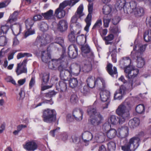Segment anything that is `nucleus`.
Segmentation results:
<instances>
[{
	"label": "nucleus",
	"instance_id": "obj_1",
	"mask_svg": "<svg viewBox=\"0 0 151 151\" xmlns=\"http://www.w3.org/2000/svg\"><path fill=\"white\" fill-rule=\"evenodd\" d=\"M131 60L129 57H124L119 61L120 67L124 69L126 76L128 79L126 85L130 89L140 84V81L136 78L139 70L131 65Z\"/></svg>",
	"mask_w": 151,
	"mask_h": 151
},
{
	"label": "nucleus",
	"instance_id": "obj_2",
	"mask_svg": "<svg viewBox=\"0 0 151 151\" xmlns=\"http://www.w3.org/2000/svg\"><path fill=\"white\" fill-rule=\"evenodd\" d=\"M57 44H59L62 47V54L60 57L57 59V65H59L58 69L60 71V78L61 80H63L59 82V86L57 88V90L62 92L65 91L67 89V84L65 82V79L64 77L67 76V73L69 74V73L68 72H66L65 74L64 73H63V75H62L61 77L60 76L61 72L63 70L65 71L66 69L64 70L63 68L64 65H67L68 63L66 55V48L64 46V40L63 37H60L57 38Z\"/></svg>",
	"mask_w": 151,
	"mask_h": 151
},
{
	"label": "nucleus",
	"instance_id": "obj_3",
	"mask_svg": "<svg viewBox=\"0 0 151 151\" xmlns=\"http://www.w3.org/2000/svg\"><path fill=\"white\" fill-rule=\"evenodd\" d=\"M131 106L130 102L127 100L120 105L116 111V114L119 116V124H122L126 120L130 118L129 109Z\"/></svg>",
	"mask_w": 151,
	"mask_h": 151
},
{
	"label": "nucleus",
	"instance_id": "obj_4",
	"mask_svg": "<svg viewBox=\"0 0 151 151\" xmlns=\"http://www.w3.org/2000/svg\"><path fill=\"white\" fill-rule=\"evenodd\" d=\"M98 104L96 101L92 106H90L87 107V113L89 116L91 123L93 126L98 125L101 122L103 117L99 113H97L96 106Z\"/></svg>",
	"mask_w": 151,
	"mask_h": 151
},
{
	"label": "nucleus",
	"instance_id": "obj_5",
	"mask_svg": "<svg viewBox=\"0 0 151 151\" xmlns=\"http://www.w3.org/2000/svg\"><path fill=\"white\" fill-rule=\"evenodd\" d=\"M137 3L136 1H132L129 2H126L125 0H119L116 4V6L119 10L123 9L126 14L132 13L137 8Z\"/></svg>",
	"mask_w": 151,
	"mask_h": 151
},
{
	"label": "nucleus",
	"instance_id": "obj_6",
	"mask_svg": "<svg viewBox=\"0 0 151 151\" xmlns=\"http://www.w3.org/2000/svg\"><path fill=\"white\" fill-rule=\"evenodd\" d=\"M86 82L88 86L91 88H93L95 87L100 88L101 83L103 88L106 87L105 80L101 77H98L96 78L94 75H90L87 77Z\"/></svg>",
	"mask_w": 151,
	"mask_h": 151
},
{
	"label": "nucleus",
	"instance_id": "obj_7",
	"mask_svg": "<svg viewBox=\"0 0 151 151\" xmlns=\"http://www.w3.org/2000/svg\"><path fill=\"white\" fill-rule=\"evenodd\" d=\"M92 65L91 62H89L87 64H84V65H80L79 68L78 69V71L73 72L72 69L70 66L69 69H66L65 70H63L61 72L60 76L61 77L62 75H63V73L68 72L70 76L72 77L73 76H77L80 73V71H82L84 73H88L91 71L92 69Z\"/></svg>",
	"mask_w": 151,
	"mask_h": 151
},
{
	"label": "nucleus",
	"instance_id": "obj_8",
	"mask_svg": "<svg viewBox=\"0 0 151 151\" xmlns=\"http://www.w3.org/2000/svg\"><path fill=\"white\" fill-rule=\"evenodd\" d=\"M79 1V0H67L61 3L57 8V18H62L65 16V12L64 9L66 6L68 5L70 7L73 6Z\"/></svg>",
	"mask_w": 151,
	"mask_h": 151
},
{
	"label": "nucleus",
	"instance_id": "obj_9",
	"mask_svg": "<svg viewBox=\"0 0 151 151\" xmlns=\"http://www.w3.org/2000/svg\"><path fill=\"white\" fill-rule=\"evenodd\" d=\"M42 117L45 122L52 123L54 122L56 119V111L54 109H46L43 111Z\"/></svg>",
	"mask_w": 151,
	"mask_h": 151
},
{
	"label": "nucleus",
	"instance_id": "obj_10",
	"mask_svg": "<svg viewBox=\"0 0 151 151\" xmlns=\"http://www.w3.org/2000/svg\"><path fill=\"white\" fill-rule=\"evenodd\" d=\"M52 40V36L47 34H43L42 36H38L36 39L35 44L40 46L45 45L50 43Z\"/></svg>",
	"mask_w": 151,
	"mask_h": 151
},
{
	"label": "nucleus",
	"instance_id": "obj_11",
	"mask_svg": "<svg viewBox=\"0 0 151 151\" xmlns=\"http://www.w3.org/2000/svg\"><path fill=\"white\" fill-rule=\"evenodd\" d=\"M81 50L82 55L83 57L88 59V60L90 61H93L94 56L88 45L82 46Z\"/></svg>",
	"mask_w": 151,
	"mask_h": 151
},
{
	"label": "nucleus",
	"instance_id": "obj_12",
	"mask_svg": "<svg viewBox=\"0 0 151 151\" xmlns=\"http://www.w3.org/2000/svg\"><path fill=\"white\" fill-rule=\"evenodd\" d=\"M93 4L92 2H90L88 6V14L85 21L86 23V25L84 28V30L87 32L89 31V28L91 24L92 14L93 12Z\"/></svg>",
	"mask_w": 151,
	"mask_h": 151
},
{
	"label": "nucleus",
	"instance_id": "obj_13",
	"mask_svg": "<svg viewBox=\"0 0 151 151\" xmlns=\"http://www.w3.org/2000/svg\"><path fill=\"white\" fill-rule=\"evenodd\" d=\"M140 141V139L138 137H133L130 139L129 142L127 144L122 146L121 149L123 151H129L132 148V146H134V145H137Z\"/></svg>",
	"mask_w": 151,
	"mask_h": 151
},
{
	"label": "nucleus",
	"instance_id": "obj_14",
	"mask_svg": "<svg viewBox=\"0 0 151 151\" xmlns=\"http://www.w3.org/2000/svg\"><path fill=\"white\" fill-rule=\"evenodd\" d=\"M131 55L132 58L136 59L137 66L138 68L142 67L145 64V59L142 58L141 54L139 52H135L134 54L131 53Z\"/></svg>",
	"mask_w": 151,
	"mask_h": 151
},
{
	"label": "nucleus",
	"instance_id": "obj_15",
	"mask_svg": "<svg viewBox=\"0 0 151 151\" xmlns=\"http://www.w3.org/2000/svg\"><path fill=\"white\" fill-rule=\"evenodd\" d=\"M99 88L101 90V91L100 92V96L101 101L102 102H104L108 101L107 102L106 104V106L103 107L104 109L107 108L109 103V100L110 97V92L108 90H104V89L105 88H103V87L102 88H101L100 87Z\"/></svg>",
	"mask_w": 151,
	"mask_h": 151
},
{
	"label": "nucleus",
	"instance_id": "obj_16",
	"mask_svg": "<svg viewBox=\"0 0 151 151\" xmlns=\"http://www.w3.org/2000/svg\"><path fill=\"white\" fill-rule=\"evenodd\" d=\"M26 27L27 30L26 31L24 34V37L27 38L29 36L33 35L35 33L34 29L31 30V29L34 23L33 19L29 18L26 20L25 22Z\"/></svg>",
	"mask_w": 151,
	"mask_h": 151
},
{
	"label": "nucleus",
	"instance_id": "obj_17",
	"mask_svg": "<svg viewBox=\"0 0 151 151\" xmlns=\"http://www.w3.org/2000/svg\"><path fill=\"white\" fill-rule=\"evenodd\" d=\"M76 27L77 29L75 31L71 30L68 35V39L71 42H74L76 40H77V38H76L75 35L79 34L81 32V26L80 23L77 24Z\"/></svg>",
	"mask_w": 151,
	"mask_h": 151
},
{
	"label": "nucleus",
	"instance_id": "obj_18",
	"mask_svg": "<svg viewBox=\"0 0 151 151\" xmlns=\"http://www.w3.org/2000/svg\"><path fill=\"white\" fill-rule=\"evenodd\" d=\"M27 60L25 59L22 63L17 64V68L16 70V72L17 75L22 73H27V70L26 67V63Z\"/></svg>",
	"mask_w": 151,
	"mask_h": 151
},
{
	"label": "nucleus",
	"instance_id": "obj_19",
	"mask_svg": "<svg viewBox=\"0 0 151 151\" xmlns=\"http://www.w3.org/2000/svg\"><path fill=\"white\" fill-rule=\"evenodd\" d=\"M117 137L120 138H124L127 137L129 134V129L126 126H121L118 129Z\"/></svg>",
	"mask_w": 151,
	"mask_h": 151
},
{
	"label": "nucleus",
	"instance_id": "obj_20",
	"mask_svg": "<svg viewBox=\"0 0 151 151\" xmlns=\"http://www.w3.org/2000/svg\"><path fill=\"white\" fill-rule=\"evenodd\" d=\"M68 55L69 58L74 59L76 58L78 55V49L77 46L75 44L70 45L68 48Z\"/></svg>",
	"mask_w": 151,
	"mask_h": 151
},
{
	"label": "nucleus",
	"instance_id": "obj_21",
	"mask_svg": "<svg viewBox=\"0 0 151 151\" xmlns=\"http://www.w3.org/2000/svg\"><path fill=\"white\" fill-rule=\"evenodd\" d=\"M83 4H81L77 9L76 12L75 13V15L71 18L70 22L71 23H75L76 22L78 19L83 15Z\"/></svg>",
	"mask_w": 151,
	"mask_h": 151
},
{
	"label": "nucleus",
	"instance_id": "obj_22",
	"mask_svg": "<svg viewBox=\"0 0 151 151\" xmlns=\"http://www.w3.org/2000/svg\"><path fill=\"white\" fill-rule=\"evenodd\" d=\"M147 45L146 44L142 45L139 43L138 42V40L136 39L134 42L133 50L136 51V52H139L141 53L142 55L143 52L145 51Z\"/></svg>",
	"mask_w": 151,
	"mask_h": 151
},
{
	"label": "nucleus",
	"instance_id": "obj_23",
	"mask_svg": "<svg viewBox=\"0 0 151 151\" xmlns=\"http://www.w3.org/2000/svg\"><path fill=\"white\" fill-rule=\"evenodd\" d=\"M82 139L83 142L86 143L85 145H88L89 142L93 138L92 134L89 132L85 131L81 134Z\"/></svg>",
	"mask_w": 151,
	"mask_h": 151
},
{
	"label": "nucleus",
	"instance_id": "obj_24",
	"mask_svg": "<svg viewBox=\"0 0 151 151\" xmlns=\"http://www.w3.org/2000/svg\"><path fill=\"white\" fill-rule=\"evenodd\" d=\"M68 28V23L65 20L62 19L57 24V31L63 32L66 31Z\"/></svg>",
	"mask_w": 151,
	"mask_h": 151
},
{
	"label": "nucleus",
	"instance_id": "obj_25",
	"mask_svg": "<svg viewBox=\"0 0 151 151\" xmlns=\"http://www.w3.org/2000/svg\"><path fill=\"white\" fill-rule=\"evenodd\" d=\"M56 14H57V9L55 10L54 15L53 14V11L50 9L45 13H42V15L46 19L55 20V16Z\"/></svg>",
	"mask_w": 151,
	"mask_h": 151
},
{
	"label": "nucleus",
	"instance_id": "obj_26",
	"mask_svg": "<svg viewBox=\"0 0 151 151\" xmlns=\"http://www.w3.org/2000/svg\"><path fill=\"white\" fill-rule=\"evenodd\" d=\"M109 51L112 57V60L114 63L116 62V47L115 45H111L109 47Z\"/></svg>",
	"mask_w": 151,
	"mask_h": 151
},
{
	"label": "nucleus",
	"instance_id": "obj_27",
	"mask_svg": "<svg viewBox=\"0 0 151 151\" xmlns=\"http://www.w3.org/2000/svg\"><path fill=\"white\" fill-rule=\"evenodd\" d=\"M24 148L28 151H34L37 148V145L35 142L30 141L26 143Z\"/></svg>",
	"mask_w": 151,
	"mask_h": 151
},
{
	"label": "nucleus",
	"instance_id": "obj_28",
	"mask_svg": "<svg viewBox=\"0 0 151 151\" xmlns=\"http://www.w3.org/2000/svg\"><path fill=\"white\" fill-rule=\"evenodd\" d=\"M73 114L76 120L79 121L83 119V112L81 109L78 110V109H75L73 111Z\"/></svg>",
	"mask_w": 151,
	"mask_h": 151
},
{
	"label": "nucleus",
	"instance_id": "obj_29",
	"mask_svg": "<svg viewBox=\"0 0 151 151\" xmlns=\"http://www.w3.org/2000/svg\"><path fill=\"white\" fill-rule=\"evenodd\" d=\"M41 57L43 62L47 63L51 58V55L48 50H43L41 52Z\"/></svg>",
	"mask_w": 151,
	"mask_h": 151
},
{
	"label": "nucleus",
	"instance_id": "obj_30",
	"mask_svg": "<svg viewBox=\"0 0 151 151\" xmlns=\"http://www.w3.org/2000/svg\"><path fill=\"white\" fill-rule=\"evenodd\" d=\"M11 29L14 35L16 36L19 35L22 31V26L19 24H14Z\"/></svg>",
	"mask_w": 151,
	"mask_h": 151
},
{
	"label": "nucleus",
	"instance_id": "obj_31",
	"mask_svg": "<svg viewBox=\"0 0 151 151\" xmlns=\"http://www.w3.org/2000/svg\"><path fill=\"white\" fill-rule=\"evenodd\" d=\"M140 120L138 118L134 117L130 119L128 123L129 126L131 128L134 129L139 125Z\"/></svg>",
	"mask_w": 151,
	"mask_h": 151
},
{
	"label": "nucleus",
	"instance_id": "obj_32",
	"mask_svg": "<svg viewBox=\"0 0 151 151\" xmlns=\"http://www.w3.org/2000/svg\"><path fill=\"white\" fill-rule=\"evenodd\" d=\"M105 136L103 133L101 132L97 133L95 136L93 140L94 142L99 143L103 142L105 140Z\"/></svg>",
	"mask_w": 151,
	"mask_h": 151
},
{
	"label": "nucleus",
	"instance_id": "obj_33",
	"mask_svg": "<svg viewBox=\"0 0 151 151\" xmlns=\"http://www.w3.org/2000/svg\"><path fill=\"white\" fill-rule=\"evenodd\" d=\"M112 65L111 64L109 63L107 66V70L108 73L112 77H114V75H117V72L116 67H113V69H112Z\"/></svg>",
	"mask_w": 151,
	"mask_h": 151
},
{
	"label": "nucleus",
	"instance_id": "obj_34",
	"mask_svg": "<svg viewBox=\"0 0 151 151\" xmlns=\"http://www.w3.org/2000/svg\"><path fill=\"white\" fill-rule=\"evenodd\" d=\"M40 78L42 80V83L45 84L49 80L50 74L48 73H41L40 74Z\"/></svg>",
	"mask_w": 151,
	"mask_h": 151
},
{
	"label": "nucleus",
	"instance_id": "obj_35",
	"mask_svg": "<svg viewBox=\"0 0 151 151\" xmlns=\"http://www.w3.org/2000/svg\"><path fill=\"white\" fill-rule=\"evenodd\" d=\"M106 132L107 137L110 139L114 138L117 136V131L114 129H110Z\"/></svg>",
	"mask_w": 151,
	"mask_h": 151
},
{
	"label": "nucleus",
	"instance_id": "obj_36",
	"mask_svg": "<svg viewBox=\"0 0 151 151\" xmlns=\"http://www.w3.org/2000/svg\"><path fill=\"white\" fill-rule=\"evenodd\" d=\"M19 12L18 11H15L11 15L7 21V24H11L12 23L16 21L17 19V17L18 15Z\"/></svg>",
	"mask_w": 151,
	"mask_h": 151
},
{
	"label": "nucleus",
	"instance_id": "obj_37",
	"mask_svg": "<svg viewBox=\"0 0 151 151\" xmlns=\"http://www.w3.org/2000/svg\"><path fill=\"white\" fill-rule=\"evenodd\" d=\"M133 13L136 16L140 17L144 15V11L143 8L140 6H138L133 12Z\"/></svg>",
	"mask_w": 151,
	"mask_h": 151
},
{
	"label": "nucleus",
	"instance_id": "obj_38",
	"mask_svg": "<svg viewBox=\"0 0 151 151\" xmlns=\"http://www.w3.org/2000/svg\"><path fill=\"white\" fill-rule=\"evenodd\" d=\"M70 86L72 88L76 87L78 85V81L77 78L73 77L70 78L69 81Z\"/></svg>",
	"mask_w": 151,
	"mask_h": 151
},
{
	"label": "nucleus",
	"instance_id": "obj_39",
	"mask_svg": "<svg viewBox=\"0 0 151 151\" xmlns=\"http://www.w3.org/2000/svg\"><path fill=\"white\" fill-rule=\"evenodd\" d=\"M144 39L146 42H149L151 41V30H146L144 34Z\"/></svg>",
	"mask_w": 151,
	"mask_h": 151
},
{
	"label": "nucleus",
	"instance_id": "obj_40",
	"mask_svg": "<svg viewBox=\"0 0 151 151\" xmlns=\"http://www.w3.org/2000/svg\"><path fill=\"white\" fill-rule=\"evenodd\" d=\"M119 117L116 118V116L112 115L110 116L108 119L109 122L113 125H115L117 123H119Z\"/></svg>",
	"mask_w": 151,
	"mask_h": 151
},
{
	"label": "nucleus",
	"instance_id": "obj_41",
	"mask_svg": "<svg viewBox=\"0 0 151 151\" xmlns=\"http://www.w3.org/2000/svg\"><path fill=\"white\" fill-rule=\"evenodd\" d=\"M136 112L139 114H143L145 110V107L143 104H139L137 105L136 108Z\"/></svg>",
	"mask_w": 151,
	"mask_h": 151
},
{
	"label": "nucleus",
	"instance_id": "obj_42",
	"mask_svg": "<svg viewBox=\"0 0 151 151\" xmlns=\"http://www.w3.org/2000/svg\"><path fill=\"white\" fill-rule=\"evenodd\" d=\"M114 38V35L111 34L108 35L107 36L105 37L104 38V40L105 41V44L107 45H111L112 42L110 41L112 40Z\"/></svg>",
	"mask_w": 151,
	"mask_h": 151
},
{
	"label": "nucleus",
	"instance_id": "obj_43",
	"mask_svg": "<svg viewBox=\"0 0 151 151\" xmlns=\"http://www.w3.org/2000/svg\"><path fill=\"white\" fill-rule=\"evenodd\" d=\"M57 60L53 59L49 62L48 66L50 69L55 70L56 69Z\"/></svg>",
	"mask_w": 151,
	"mask_h": 151
},
{
	"label": "nucleus",
	"instance_id": "obj_44",
	"mask_svg": "<svg viewBox=\"0 0 151 151\" xmlns=\"http://www.w3.org/2000/svg\"><path fill=\"white\" fill-rule=\"evenodd\" d=\"M111 8L109 6L105 5L102 8V12L103 14L106 15H109L111 11Z\"/></svg>",
	"mask_w": 151,
	"mask_h": 151
},
{
	"label": "nucleus",
	"instance_id": "obj_45",
	"mask_svg": "<svg viewBox=\"0 0 151 151\" xmlns=\"http://www.w3.org/2000/svg\"><path fill=\"white\" fill-rule=\"evenodd\" d=\"M42 99L43 101L42 102L39 103L36 106V108L41 106L43 104H48L50 105H52L53 103V102L52 101V99H51L50 100H48L45 99V98H44L43 99Z\"/></svg>",
	"mask_w": 151,
	"mask_h": 151
},
{
	"label": "nucleus",
	"instance_id": "obj_46",
	"mask_svg": "<svg viewBox=\"0 0 151 151\" xmlns=\"http://www.w3.org/2000/svg\"><path fill=\"white\" fill-rule=\"evenodd\" d=\"M40 30L44 32L48 29L49 27L46 23L42 22L40 23Z\"/></svg>",
	"mask_w": 151,
	"mask_h": 151
},
{
	"label": "nucleus",
	"instance_id": "obj_47",
	"mask_svg": "<svg viewBox=\"0 0 151 151\" xmlns=\"http://www.w3.org/2000/svg\"><path fill=\"white\" fill-rule=\"evenodd\" d=\"M108 148L110 151H114L116 148L115 143L114 142H109L107 144Z\"/></svg>",
	"mask_w": 151,
	"mask_h": 151
},
{
	"label": "nucleus",
	"instance_id": "obj_48",
	"mask_svg": "<svg viewBox=\"0 0 151 151\" xmlns=\"http://www.w3.org/2000/svg\"><path fill=\"white\" fill-rule=\"evenodd\" d=\"M32 55L30 53L26 52H20L18 53L17 54V58L18 59H19L25 56H26L27 57H30L32 56Z\"/></svg>",
	"mask_w": 151,
	"mask_h": 151
},
{
	"label": "nucleus",
	"instance_id": "obj_49",
	"mask_svg": "<svg viewBox=\"0 0 151 151\" xmlns=\"http://www.w3.org/2000/svg\"><path fill=\"white\" fill-rule=\"evenodd\" d=\"M7 23L6 24L4 25L1 26L0 30L2 34H6L9 28V25Z\"/></svg>",
	"mask_w": 151,
	"mask_h": 151
},
{
	"label": "nucleus",
	"instance_id": "obj_50",
	"mask_svg": "<svg viewBox=\"0 0 151 151\" xmlns=\"http://www.w3.org/2000/svg\"><path fill=\"white\" fill-rule=\"evenodd\" d=\"M123 97L124 96L117 90L114 93V100H120L123 99Z\"/></svg>",
	"mask_w": 151,
	"mask_h": 151
},
{
	"label": "nucleus",
	"instance_id": "obj_51",
	"mask_svg": "<svg viewBox=\"0 0 151 151\" xmlns=\"http://www.w3.org/2000/svg\"><path fill=\"white\" fill-rule=\"evenodd\" d=\"M44 96L47 98H51L56 94V92L54 90L51 91L48 93H45Z\"/></svg>",
	"mask_w": 151,
	"mask_h": 151
},
{
	"label": "nucleus",
	"instance_id": "obj_52",
	"mask_svg": "<svg viewBox=\"0 0 151 151\" xmlns=\"http://www.w3.org/2000/svg\"><path fill=\"white\" fill-rule=\"evenodd\" d=\"M7 39L5 36H1L0 37V45L4 46L7 43Z\"/></svg>",
	"mask_w": 151,
	"mask_h": 151
},
{
	"label": "nucleus",
	"instance_id": "obj_53",
	"mask_svg": "<svg viewBox=\"0 0 151 151\" xmlns=\"http://www.w3.org/2000/svg\"><path fill=\"white\" fill-rule=\"evenodd\" d=\"M78 101V97L76 94H72L70 98V101L72 103L75 104Z\"/></svg>",
	"mask_w": 151,
	"mask_h": 151
},
{
	"label": "nucleus",
	"instance_id": "obj_54",
	"mask_svg": "<svg viewBox=\"0 0 151 151\" xmlns=\"http://www.w3.org/2000/svg\"><path fill=\"white\" fill-rule=\"evenodd\" d=\"M111 32L114 34L117 35L121 32L120 29L117 26H115L110 29Z\"/></svg>",
	"mask_w": 151,
	"mask_h": 151
},
{
	"label": "nucleus",
	"instance_id": "obj_55",
	"mask_svg": "<svg viewBox=\"0 0 151 151\" xmlns=\"http://www.w3.org/2000/svg\"><path fill=\"white\" fill-rule=\"evenodd\" d=\"M88 86L85 85L84 86L83 88L81 90V92L84 95H86L89 92V89Z\"/></svg>",
	"mask_w": 151,
	"mask_h": 151
},
{
	"label": "nucleus",
	"instance_id": "obj_56",
	"mask_svg": "<svg viewBox=\"0 0 151 151\" xmlns=\"http://www.w3.org/2000/svg\"><path fill=\"white\" fill-rule=\"evenodd\" d=\"M102 22L101 19H98L96 21L92 27V29H95L96 28H99L102 25Z\"/></svg>",
	"mask_w": 151,
	"mask_h": 151
},
{
	"label": "nucleus",
	"instance_id": "obj_57",
	"mask_svg": "<svg viewBox=\"0 0 151 151\" xmlns=\"http://www.w3.org/2000/svg\"><path fill=\"white\" fill-rule=\"evenodd\" d=\"M111 126L109 122L105 123L103 125L102 129L104 131H108L111 128Z\"/></svg>",
	"mask_w": 151,
	"mask_h": 151
},
{
	"label": "nucleus",
	"instance_id": "obj_58",
	"mask_svg": "<svg viewBox=\"0 0 151 151\" xmlns=\"http://www.w3.org/2000/svg\"><path fill=\"white\" fill-rule=\"evenodd\" d=\"M35 76H32L31 78V80L29 83V87L30 88H32L35 85Z\"/></svg>",
	"mask_w": 151,
	"mask_h": 151
},
{
	"label": "nucleus",
	"instance_id": "obj_59",
	"mask_svg": "<svg viewBox=\"0 0 151 151\" xmlns=\"http://www.w3.org/2000/svg\"><path fill=\"white\" fill-rule=\"evenodd\" d=\"M11 2V0H7L0 3V9L7 6Z\"/></svg>",
	"mask_w": 151,
	"mask_h": 151
},
{
	"label": "nucleus",
	"instance_id": "obj_60",
	"mask_svg": "<svg viewBox=\"0 0 151 151\" xmlns=\"http://www.w3.org/2000/svg\"><path fill=\"white\" fill-rule=\"evenodd\" d=\"M120 20L121 18L120 17L116 16L112 19V22L114 24L116 25L119 23Z\"/></svg>",
	"mask_w": 151,
	"mask_h": 151
},
{
	"label": "nucleus",
	"instance_id": "obj_61",
	"mask_svg": "<svg viewBox=\"0 0 151 151\" xmlns=\"http://www.w3.org/2000/svg\"><path fill=\"white\" fill-rule=\"evenodd\" d=\"M110 21L111 19H106L104 18L103 19L104 26L105 27H108Z\"/></svg>",
	"mask_w": 151,
	"mask_h": 151
},
{
	"label": "nucleus",
	"instance_id": "obj_62",
	"mask_svg": "<svg viewBox=\"0 0 151 151\" xmlns=\"http://www.w3.org/2000/svg\"><path fill=\"white\" fill-rule=\"evenodd\" d=\"M5 80L6 81L11 82L14 85L16 84L15 81L11 76L7 77L5 78Z\"/></svg>",
	"mask_w": 151,
	"mask_h": 151
},
{
	"label": "nucleus",
	"instance_id": "obj_63",
	"mask_svg": "<svg viewBox=\"0 0 151 151\" xmlns=\"http://www.w3.org/2000/svg\"><path fill=\"white\" fill-rule=\"evenodd\" d=\"M72 139L73 142L75 143H79L80 141L79 138L75 135H73L72 136Z\"/></svg>",
	"mask_w": 151,
	"mask_h": 151
},
{
	"label": "nucleus",
	"instance_id": "obj_64",
	"mask_svg": "<svg viewBox=\"0 0 151 151\" xmlns=\"http://www.w3.org/2000/svg\"><path fill=\"white\" fill-rule=\"evenodd\" d=\"M117 91L124 96L126 91V88L124 86H122L120 87L119 89Z\"/></svg>",
	"mask_w": 151,
	"mask_h": 151
}]
</instances>
